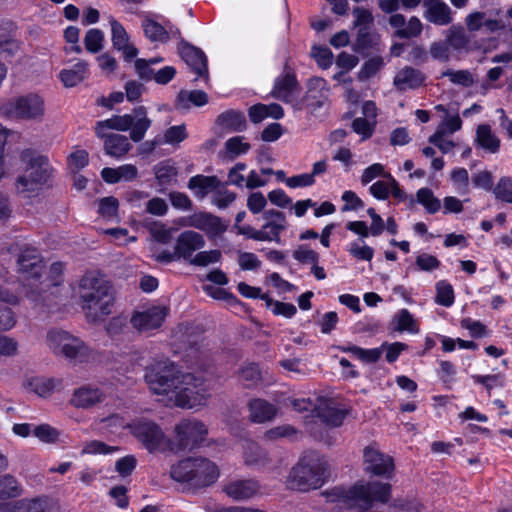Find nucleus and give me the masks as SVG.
I'll use <instances>...</instances> for the list:
<instances>
[{
    "instance_id": "f257e3e1",
    "label": "nucleus",
    "mask_w": 512,
    "mask_h": 512,
    "mask_svg": "<svg viewBox=\"0 0 512 512\" xmlns=\"http://www.w3.org/2000/svg\"><path fill=\"white\" fill-rule=\"evenodd\" d=\"M391 484L379 481L358 482L349 489L335 487L327 496L338 502L331 512H386L372 510L374 503L386 504L391 498ZM423 506L408 499H395L387 506V512H421Z\"/></svg>"
},
{
    "instance_id": "f03ea898",
    "label": "nucleus",
    "mask_w": 512,
    "mask_h": 512,
    "mask_svg": "<svg viewBox=\"0 0 512 512\" xmlns=\"http://www.w3.org/2000/svg\"><path fill=\"white\" fill-rule=\"evenodd\" d=\"M188 378L190 375H181L174 363L168 360L150 365L145 373V380L153 393H175L177 404L183 408H192L196 404L192 389L184 386Z\"/></svg>"
},
{
    "instance_id": "7ed1b4c3",
    "label": "nucleus",
    "mask_w": 512,
    "mask_h": 512,
    "mask_svg": "<svg viewBox=\"0 0 512 512\" xmlns=\"http://www.w3.org/2000/svg\"><path fill=\"white\" fill-rule=\"evenodd\" d=\"M81 300L86 316L92 322H98L112 312L114 305V290L109 281L92 274L81 279Z\"/></svg>"
},
{
    "instance_id": "20e7f679",
    "label": "nucleus",
    "mask_w": 512,
    "mask_h": 512,
    "mask_svg": "<svg viewBox=\"0 0 512 512\" xmlns=\"http://www.w3.org/2000/svg\"><path fill=\"white\" fill-rule=\"evenodd\" d=\"M219 476L217 466L202 457H188L171 466L170 477L184 491H196L213 484Z\"/></svg>"
},
{
    "instance_id": "39448f33",
    "label": "nucleus",
    "mask_w": 512,
    "mask_h": 512,
    "mask_svg": "<svg viewBox=\"0 0 512 512\" xmlns=\"http://www.w3.org/2000/svg\"><path fill=\"white\" fill-rule=\"evenodd\" d=\"M328 464L317 454H304L287 476L286 485L291 490L306 492L319 488L326 480Z\"/></svg>"
},
{
    "instance_id": "423d86ee",
    "label": "nucleus",
    "mask_w": 512,
    "mask_h": 512,
    "mask_svg": "<svg viewBox=\"0 0 512 512\" xmlns=\"http://www.w3.org/2000/svg\"><path fill=\"white\" fill-rule=\"evenodd\" d=\"M20 159L26 165V169L24 174L17 178L15 187L19 194L29 196L48 181L52 168L46 156L32 149L23 150Z\"/></svg>"
},
{
    "instance_id": "0eeeda50",
    "label": "nucleus",
    "mask_w": 512,
    "mask_h": 512,
    "mask_svg": "<svg viewBox=\"0 0 512 512\" xmlns=\"http://www.w3.org/2000/svg\"><path fill=\"white\" fill-rule=\"evenodd\" d=\"M1 115L14 120L42 121L45 103L36 93L11 98L0 106Z\"/></svg>"
},
{
    "instance_id": "6e6552de",
    "label": "nucleus",
    "mask_w": 512,
    "mask_h": 512,
    "mask_svg": "<svg viewBox=\"0 0 512 512\" xmlns=\"http://www.w3.org/2000/svg\"><path fill=\"white\" fill-rule=\"evenodd\" d=\"M20 271L28 275L24 284L25 296L35 304H44L45 297L38 290V279L42 276L44 265L35 249H25L18 258Z\"/></svg>"
},
{
    "instance_id": "1a4fd4ad",
    "label": "nucleus",
    "mask_w": 512,
    "mask_h": 512,
    "mask_svg": "<svg viewBox=\"0 0 512 512\" xmlns=\"http://www.w3.org/2000/svg\"><path fill=\"white\" fill-rule=\"evenodd\" d=\"M47 341L54 354L63 356L69 361L84 362L90 356L88 346L79 338L62 330H52Z\"/></svg>"
},
{
    "instance_id": "9d476101",
    "label": "nucleus",
    "mask_w": 512,
    "mask_h": 512,
    "mask_svg": "<svg viewBox=\"0 0 512 512\" xmlns=\"http://www.w3.org/2000/svg\"><path fill=\"white\" fill-rule=\"evenodd\" d=\"M151 123L152 121L147 117V111L144 106L134 108L132 114L115 115L110 119L100 121L101 125H106L109 129L118 131L130 129V139L134 142H140L144 138Z\"/></svg>"
},
{
    "instance_id": "9b49d317",
    "label": "nucleus",
    "mask_w": 512,
    "mask_h": 512,
    "mask_svg": "<svg viewBox=\"0 0 512 512\" xmlns=\"http://www.w3.org/2000/svg\"><path fill=\"white\" fill-rule=\"evenodd\" d=\"M208 429L197 419H183L175 426V445L178 451L199 447L206 439Z\"/></svg>"
},
{
    "instance_id": "f8f14e48",
    "label": "nucleus",
    "mask_w": 512,
    "mask_h": 512,
    "mask_svg": "<svg viewBox=\"0 0 512 512\" xmlns=\"http://www.w3.org/2000/svg\"><path fill=\"white\" fill-rule=\"evenodd\" d=\"M130 433L149 451L159 450L165 442V434L161 427L147 418H139L130 422Z\"/></svg>"
},
{
    "instance_id": "ddd939ff",
    "label": "nucleus",
    "mask_w": 512,
    "mask_h": 512,
    "mask_svg": "<svg viewBox=\"0 0 512 512\" xmlns=\"http://www.w3.org/2000/svg\"><path fill=\"white\" fill-rule=\"evenodd\" d=\"M301 86L292 73L278 77L271 92L275 99L291 104L295 109H302L303 99H300Z\"/></svg>"
},
{
    "instance_id": "4468645a",
    "label": "nucleus",
    "mask_w": 512,
    "mask_h": 512,
    "mask_svg": "<svg viewBox=\"0 0 512 512\" xmlns=\"http://www.w3.org/2000/svg\"><path fill=\"white\" fill-rule=\"evenodd\" d=\"M364 470L375 476L391 478L394 471L393 458L381 452L374 445L367 446L363 451Z\"/></svg>"
},
{
    "instance_id": "2eb2a0df",
    "label": "nucleus",
    "mask_w": 512,
    "mask_h": 512,
    "mask_svg": "<svg viewBox=\"0 0 512 512\" xmlns=\"http://www.w3.org/2000/svg\"><path fill=\"white\" fill-rule=\"evenodd\" d=\"M167 313L166 307L153 306L144 311L134 313L130 322L138 331L146 332L159 328Z\"/></svg>"
},
{
    "instance_id": "dca6fc26",
    "label": "nucleus",
    "mask_w": 512,
    "mask_h": 512,
    "mask_svg": "<svg viewBox=\"0 0 512 512\" xmlns=\"http://www.w3.org/2000/svg\"><path fill=\"white\" fill-rule=\"evenodd\" d=\"M205 246L203 235L193 230L183 231L177 238L175 250L180 259L189 261L195 251Z\"/></svg>"
},
{
    "instance_id": "f3484780",
    "label": "nucleus",
    "mask_w": 512,
    "mask_h": 512,
    "mask_svg": "<svg viewBox=\"0 0 512 512\" xmlns=\"http://www.w3.org/2000/svg\"><path fill=\"white\" fill-rule=\"evenodd\" d=\"M179 52L185 63L198 77L208 78L207 57L200 48L183 43Z\"/></svg>"
},
{
    "instance_id": "a211bd4d",
    "label": "nucleus",
    "mask_w": 512,
    "mask_h": 512,
    "mask_svg": "<svg viewBox=\"0 0 512 512\" xmlns=\"http://www.w3.org/2000/svg\"><path fill=\"white\" fill-rule=\"evenodd\" d=\"M426 75L411 66H405L400 69L393 80V85L399 92L407 90H416L425 85Z\"/></svg>"
},
{
    "instance_id": "6ab92c4d",
    "label": "nucleus",
    "mask_w": 512,
    "mask_h": 512,
    "mask_svg": "<svg viewBox=\"0 0 512 512\" xmlns=\"http://www.w3.org/2000/svg\"><path fill=\"white\" fill-rule=\"evenodd\" d=\"M203 328L193 323H182L178 325L175 338L180 347L186 350H198L203 339Z\"/></svg>"
},
{
    "instance_id": "aec40b11",
    "label": "nucleus",
    "mask_w": 512,
    "mask_h": 512,
    "mask_svg": "<svg viewBox=\"0 0 512 512\" xmlns=\"http://www.w3.org/2000/svg\"><path fill=\"white\" fill-rule=\"evenodd\" d=\"M260 490L259 483L254 479L234 480L223 487V492L235 501L252 498Z\"/></svg>"
},
{
    "instance_id": "412c9836",
    "label": "nucleus",
    "mask_w": 512,
    "mask_h": 512,
    "mask_svg": "<svg viewBox=\"0 0 512 512\" xmlns=\"http://www.w3.org/2000/svg\"><path fill=\"white\" fill-rule=\"evenodd\" d=\"M424 17L427 21L445 26L452 22L451 9L442 0H423Z\"/></svg>"
},
{
    "instance_id": "4be33fe9",
    "label": "nucleus",
    "mask_w": 512,
    "mask_h": 512,
    "mask_svg": "<svg viewBox=\"0 0 512 512\" xmlns=\"http://www.w3.org/2000/svg\"><path fill=\"white\" fill-rule=\"evenodd\" d=\"M314 410L322 423L333 427L340 426L346 416V411L338 408L334 400H320Z\"/></svg>"
},
{
    "instance_id": "5701e85b",
    "label": "nucleus",
    "mask_w": 512,
    "mask_h": 512,
    "mask_svg": "<svg viewBox=\"0 0 512 512\" xmlns=\"http://www.w3.org/2000/svg\"><path fill=\"white\" fill-rule=\"evenodd\" d=\"M221 129L229 132H242L247 128L245 114L240 110L230 109L219 114L215 121Z\"/></svg>"
},
{
    "instance_id": "b1692460",
    "label": "nucleus",
    "mask_w": 512,
    "mask_h": 512,
    "mask_svg": "<svg viewBox=\"0 0 512 512\" xmlns=\"http://www.w3.org/2000/svg\"><path fill=\"white\" fill-rule=\"evenodd\" d=\"M380 36L370 26L358 28L353 50L359 54L367 55L371 50H379Z\"/></svg>"
},
{
    "instance_id": "393cba45",
    "label": "nucleus",
    "mask_w": 512,
    "mask_h": 512,
    "mask_svg": "<svg viewBox=\"0 0 512 512\" xmlns=\"http://www.w3.org/2000/svg\"><path fill=\"white\" fill-rule=\"evenodd\" d=\"M249 418L254 423H265L272 421L276 414L275 405L260 398L253 399L248 404Z\"/></svg>"
},
{
    "instance_id": "a878e982",
    "label": "nucleus",
    "mask_w": 512,
    "mask_h": 512,
    "mask_svg": "<svg viewBox=\"0 0 512 512\" xmlns=\"http://www.w3.org/2000/svg\"><path fill=\"white\" fill-rule=\"evenodd\" d=\"M220 180L216 176L196 175L189 179L188 188L200 198H205L209 192H215L218 188Z\"/></svg>"
},
{
    "instance_id": "bb28decb",
    "label": "nucleus",
    "mask_w": 512,
    "mask_h": 512,
    "mask_svg": "<svg viewBox=\"0 0 512 512\" xmlns=\"http://www.w3.org/2000/svg\"><path fill=\"white\" fill-rule=\"evenodd\" d=\"M132 145L130 144L128 138L121 134L111 133L106 136L104 141V150L107 155L114 158H121L126 155Z\"/></svg>"
},
{
    "instance_id": "cd10ccee",
    "label": "nucleus",
    "mask_w": 512,
    "mask_h": 512,
    "mask_svg": "<svg viewBox=\"0 0 512 512\" xmlns=\"http://www.w3.org/2000/svg\"><path fill=\"white\" fill-rule=\"evenodd\" d=\"M475 144L493 154L500 149V139L492 132L491 126L488 124L478 125Z\"/></svg>"
},
{
    "instance_id": "c85d7f7f",
    "label": "nucleus",
    "mask_w": 512,
    "mask_h": 512,
    "mask_svg": "<svg viewBox=\"0 0 512 512\" xmlns=\"http://www.w3.org/2000/svg\"><path fill=\"white\" fill-rule=\"evenodd\" d=\"M62 271V263L55 262L50 266L49 276H47L43 281L38 280V290H40L42 296L45 297V302L44 304H41L42 306L49 305V298L54 294L52 291H50V289L59 286Z\"/></svg>"
},
{
    "instance_id": "c756f323",
    "label": "nucleus",
    "mask_w": 512,
    "mask_h": 512,
    "mask_svg": "<svg viewBox=\"0 0 512 512\" xmlns=\"http://www.w3.org/2000/svg\"><path fill=\"white\" fill-rule=\"evenodd\" d=\"M446 41L455 51H469L471 47V37L460 25H453L447 30Z\"/></svg>"
},
{
    "instance_id": "7c9ffc66",
    "label": "nucleus",
    "mask_w": 512,
    "mask_h": 512,
    "mask_svg": "<svg viewBox=\"0 0 512 512\" xmlns=\"http://www.w3.org/2000/svg\"><path fill=\"white\" fill-rule=\"evenodd\" d=\"M103 400V394L97 388L82 387L73 393L71 403L75 407L88 408Z\"/></svg>"
},
{
    "instance_id": "2f4dec72",
    "label": "nucleus",
    "mask_w": 512,
    "mask_h": 512,
    "mask_svg": "<svg viewBox=\"0 0 512 512\" xmlns=\"http://www.w3.org/2000/svg\"><path fill=\"white\" fill-rule=\"evenodd\" d=\"M190 226L215 234L224 231L220 218L205 212L190 217Z\"/></svg>"
},
{
    "instance_id": "473e14b6",
    "label": "nucleus",
    "mask_w": 512,
    "mask_h": 512,
    "mask_svg": "<svg viewBox=\"0 0 512 512\" xmlns=\"http://www.w3.org/2000/svg\"><path fill=\"white\" fill-rule=\"evenodd\" d=\"M87 74L88 63L79 61L72 68L62 70L59 76L65 87H74L81 83Z\"/></svg>"
},
{
    "instance_id": "72a5a7b5",
    "label": "nucleus",
    "mask_w": 512,
    "mask_h": 512,
    "mask_svg": "<svg viewBox=\"0 0 512 512\" xmlns=\"http://www.w3.org/2000/svg\"><path fill=\"white\" fill-rule=\"evenodd\" d=\"M207 102L208 96L201 90H181L177 96V107L181 109L190 108V103H193L195 106H203Z\"/></svg>"
},
{
    "instance_id": "f704fd0d",
    "label": "nucleus",
    "mask_w": 512,
    "mask_h": 512,
    "mask_svg": "<svg viewBox=\"0 0 512 512\" xmlns=\"http://www.w3.org/2000/svg\"><path fill=\"white\" fill-rule=\"evenodd\" d=\"M47 502L43 498L23 499L7 505V512H45Z\"/></svg>"
},
{
    "instance_id": "c9c22d12",
    "label": "nucleus",
    "mask_w": 512,
    "mask_h": 512,
    "mask_svg": "<svg viewBox=\"0 0 512 512\" xmlns=\"http://www.w3.org/2000/svg\"><path fill=\"white\" fill-rule=\"evenodd\" d=\"M21 494V487L14 476L5 474L0 476V499H9Z\"/></svg>"
},
{
    "instance_id": "e433bc0d",
    "label": "nucleus",
    "mask_w": 512,
    "mask_h": 512,
    "mask_svg": "<svg viewBox=\"0 0 512 512\" xmlns=\"http://www.w3.org/2000/svg\"><path fill=\"white\" fill-rule=\"evenodd\" d=\"M417 202L424 206L426 211L430 214H435L441 208L440 200L434 196L429 188H421L416 193Z\"/></svg>"
},
{
    "instance_id": "4c0bfd02",
    "label": "nucleus",
    "mask_w": 512,
    "mask_h": 512,
    "mask_svg": "<svg viewBox=\"0 0 512 512\" xmlns=\"http://www.w3.org/2000/svg\"><path fill=\"white\" fill-rule=\"evenodd\" d=\"M159 185H168L177 176V169L168 161L158 163L153 168Z\"/></svg>"
},
{
    "instance_id": "58836bf2",
    "label": "nucleus",
    "mask_w": 512,
    "mask_h": 512,
    "mask_svg": "<svg viewBox=\"0 0 512 512\" xmlns=\"http://www.w3.org/2000/svg\"><path fill=\"white\" fill-rule=\"evenodd\" d=\"M143 29L146 37L151 41L167 42L169 40L166 29L156 21L146 20L143 23Z\"/></svg>"
},
{
    "instance_id": "ea45409f",
    "label": "nucleus",
    "mask_w": 512,
    "mask_h": 512,
    "mask_svg": "<svg viewBox=\"0 0 512 512\" xmlns=\"http://www.w3.org/2000/svg\"><path fill=\"white\" fill-rule=\"evenodd\" d=\"M436 303L450 307L454 303L453 287L445 280H441L436 284Z\"/></svg>"
},
{
    "instance_id": "a19ab883",
    "label": "nucleus",
    "mask_w": 512,
    "mask_h": 512,
    "mask_svg": "<svg viewBox=\"0 0 512 512\" xmlns=\"http://www.w3.org/2000/svg\"><path fill=\"white\" fill-rule=\"evenodd\" d=\"M111 32H112V44L116 50H121L129 42V35L126 32L123 25L116 19L110 20Z\"/></svg>"
},
{
    "instance_id": "79ce46f5",
    "label": "nucleus",
    "mask_w": 512,
    "mask_h": 512,
    "mask_svg": "<svg viewBox=\"0 0 512 512\" xmlns=\"http://www.w3.org/2000/svg\"><path fill=\"white\" fill-rule=\"evenodd\" d=\"M104 33L100 29H90L87 31L84 44L85 48L90 53H98L103 48Z\"/></svg>"
},
{
    "instance_id": "37998d69",
    "label": "nucleus",
    "mask_w": 512,
    "mask_h": 512,
    "mask_svg": "<svg viewBox=\"0 0 512 512\" xmlns=\"http://www.w3.org/2000/svg\"><path fill=\"white\" fill-rule=\"evenodd\" d=\"M394 321L397 322V326L395 327L397 331L402 332L406 330L411 333H417L419 330L415 319L407 309L400 310L399 313L395 315Z\"/></svg>"
},
{
    "instance_id": "c03bdc74",
    "label": "nucleus",
    "mask_w": 512,
    "mask_h": 512,
    "mask_svg": "<svg viewBox=\"0 0 512 512\" xmlns=\"http://www.w3.org/2000/svg\"><path fill=\"white\" fill-rule=\"evenodd\" d=\"M423 30V25L420 19L416 16L411 17L406 23L405 30H399L394 32V37L400 39H410L418 37Z\"/></svg>"
},
{
    "instance_id": "a18cd8bd",
    "label": "nucleus",
    "mask_w": 512,
    "mask_h": 512,
    "mask_svg": "<svg viewBox=\"0 0 512 512\" xmlns=\"http://www.w3.org/2000/svg\"><path fill=\"white\" fill-rule=\"evenodd\" d=\"M239 378L247 387L256 386L261 381V371L255 363H250L239 372Z\"/></svg>"
},
{
    "instance_id": "49530a36",
    "label": "nucleus",
    "mask_w": 512,
    "mask_h": 512,
    "mask_svg": "<svg viewBox=\"0 0 512 512\" xmlns=\"http://www.w3.org/2000/svg\"><path fill=\"white\" fill-rule=\"evenodd\" d=\"M384 66V61L381 57H373L367 60L361 67V70L358 73V79L360 81H366L369 78L373 77L382 67Z\"/></svg>"
},
{
    "instance_id": "de8ad7c7",
    "label": "nucleus",
    "mask_w": 512,
    "mask_h": 512,
    "mask_svg": "<svg viewBox=\"0 0 512 512\" xmlns=\"http://www.w3.org/2000/svg\"><path fill=\"white\" fill-rule=\"evenodd\" d=\"M221 257V251L217 249L210 251H202L197 253L192 259H190V264L204 267L209 264L219 262Z\"/></svg>"
},
{
    "instance_id": "09e8293b",
    "label": "nucleus",
    "mask_w": 512,
    "mask_h": 512,
    "mask_svg": "<svg viewBox=\"0 0 512 512\" xmlns=\"http://www.w3.org/2000/svg\"><path fill=\"white\" fill-rule=\"evenodd\" d=\"M472 379L475 383L481 384L487 390L488 394L491 393V390L496 387H502L504 385L505 377L504 375L498 374H490V375H473Z\"/></svg>"
},
{
    "instance_id": "8fccbe9b",
    "label": "nucleus",
    "mask_w": 512,
    "mask_h": 512,
    "mask_svg": "<svg viewBox=\"0 0 512 512\" xmlns=\"http://www.w3.org/2000/svg\"><path fill=\"white\" fill-rule=\"evenodd\" d=\"M441 77H448L452 83L463 87H470L473 84L472 75L468 70L454 71L447 69L442 73Z\"/></svg>"
},
{
    "instance_id": "3c124183",
    "label": "nucleus",
    "mask_w": 512,
    "mask_h": 512,
    "mask_svg": "<svg viewBox=\"0 0 512 512\" xmlns=\"http://www.w3.org/2000/svg\"><path fill=\"white\" fill-rule=\"evenodd\" d=\"M100 423L102 424V429L107 430L109 433H116L120 429L128 428L130 424V422H127L126 419L119 414H112L102 418Z\"/></svg>"
},
{
    "instance_id": "603ef678",
    "label": "nucleus",
    "mask_w": 512,
    "mask_h": 512,
    "mask_svg": "<svg viewBox=\"0 0 512 512\" xmlns=\"http://www.w3.org/2000/svg\"><path fill=\"white\" fill-rule=\"evenodd\" d=\"M32 390L41 397H48L55 388V380L47 378H34L30 382Z\"/></svg>"
},
{
    "instance_id": "864d4df0",
    "label": "nucleus",
    "mask_w": 512,
    "mask_h": 512,
    "mask_svg": "<svg viewBox=\"0 0 512 512\" xmlns=\"http://www.w3.org/2000/svg\"><path fill=\"white\" fill-rule=\"evenodd\" d=\"M149 231L153 239L161 244H168L172 239V229H167L162 223H149Z\"/></svg>"
},
{
    "instance_id": "5fc2aeb1",
    "label": "nucleus",
    "mask_w": 512,
    "mask_h": 512,
    "mask_svg": "<svg viewBox=\"0 0 512 512\" xmlns=\"http://www.w3.org/2000/svg\"><path fill=\"white\" fill-rule=\"evenodd\" d=\"M493 193L497 199L512 203V180L509 177H502L494 188Z\"/></svg>"
},
{
    "instance_id": "6e6d98bb",
    "label": "nucleus",
    "mask_w": 512,
    "mask_h": 512,
    "mask_svg": "<svg viewBox=\"0 0 512 512\" xmlns=\"http://www.w3.org/2000/svg\"><path fill=\"white\" fill-rule=\"evenodd\" d=\"M235 198V193L228 191L226 187L220 183L214 192L212 201L219 208H226Z\"/></svg>"
},
{
    "instance_id": "4d7b16f0",
    "label": "nucleus",
    "mask_w": 512,
    "mask_h": 512,
    "mask_svg": "<svg viewBox=\"0 0 512 512\" xmlns=\"http://www.w3.org/2000/svg\"><path fill=\"white\" fill-rule=\"evenodd\" d=\"M311 56L316 60L318 65L326 69L332 65L333 54L327 47L314 46L312 48Z\"/></svg>"
},
{
    "instance_id": "13d9d810",
    "label": "nucleus",
    "mask_w": 512,
    "mask_h": 512,
    "mask_svg": "<svg viewBox=\"0 0 512 512\" xmlns=\"http://www.w3.org/2000/svg\"><path fill=\"white\" fill-rule=\"evenodd\" d=\"M119 450L117 446H110L98 440L87 442L82 450L85 454H109Z\"/></svg>"
},
{
    "instance_id": "bf43d9fd",
    "label": "nucleus",
    "mask_w": 512,
    "mask_h": 512,
    "mask_svg": "<svg viewBox=\"0 0 512 512\" xmlns=\"http://www.w3.org/2000/svg\"><path fill=\"white\" fill-rule=\"evenodd\" d=\"M34 435L43 442L53 443L59 437V432L48 424H41L34 428Z\"/></svg>"
},
{
    "instance_id": "052dcab7",
    "label": "nucleus",
    "mask_w": 512,
    "mask_h": 512,
    "mask_svg": "<svg viewBox=\"0 0 512 512\" xmlns=\"http://www.w3.org/2000/svg\"><path fill=\"white\" fill-rule=\"evenodd\" d=\"M375 121L371 122L365 118H356L352 122V129L357 134L362 135L363 139H368L372 136L374 131Z\"/></svg>"
},
{
    "instance_id": "680f3d73",
    "label": "nucleus",
    "mask_w": 512,
    "mask_h": 512,
    "mask_svg": "<svg viewBox=\"0 0 512 512\" xmlns=\"http://www.w3.org/2000/svg\"><path fill=\"white\" fill-rule=\"evenodd\" d=\"M16 324V317L10 307L0 304V331H8Z\"/></svg>"
},
{
    "instance_id": "e2e57ef3",
    "label": "nucleus",
    "mask_w": 512,
    "mask_h": 512,
    "mask_svg": "<svg viewBox=\"0 0 512 512\" xmlns=\"http://www.w3.org/2000/svg\"><path fill=\"white\" fill-rule=\"evenodd\" d=\"M188 137L185 125L172 126L166 130L164 138L169 144H178Z\"/></svg>"
},
{
    "instance_id": "0e129e2a",
    "label": "nucleus",
    "mask_w": 512,
    "mask_h": 512,
    "mask_svg": "<svg viewBox=\"0 0 512 512\" xmlns=\"http://www.w3.org/2000/svg\"><path fill=\"white\" fill-rule=\"evenodd\" d=\"M119 202L118 200L113 197H105L101 199L100 205H99V214H101L103 217L106 218H112L116 215L118 210Z\"/></svg>"
},
{
    "instance_id": "69168bd1",
    "label": "nucleus",
    "mask_w": 512,
    "mask_h": 512,
    "mask_svg": "<svg viewBox=\"0 0 512 512\" xmlns=\"http://www.w3.org/2000/svg\"><path fill=\"white\" fill-rule=\"evenodd\" d=\"M447 41L433 42L430 46V55L433 59L448 61L450 59V50Z\"/></svg>"
},
{
    "instance_id": "338daca9",
    "label": "nucleus",
    "mask_w": 512,
    "mask_h": 512,
    "mask_svg": "<svg viewBox=\"0 0 512 512\" xmlns=\"http://www.w3.org/2000/svg\"><path fill=\"white\" fill-rule=\"evenodd\" d=\"M134 67L141 80L146 82L154 80L156 72L151 68L147 60L141 58L136 59Z\"/></svg>"
},
{
    "instance_id": "774afa93",
    "label": "nucleus",
    "mask_w": 512,
    "mask_h": 512,
    "mask_svg": "<svg viewBox=\"0 0 512 512\" xmlns=\"http://www.w3.org/2000/svg\"><path fill=\"white\" fill-rule=\"evenodd\" d=\"M136 463V458L128 455L116 461L115 469L121 476H129L135 469Z\"/></svg>"
}]
</instances>
